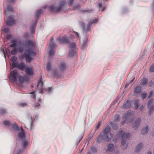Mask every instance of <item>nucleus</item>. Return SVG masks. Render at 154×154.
<instances>
[{
  "label": "nucleus",
  "mask_w": 154,
  "mask_h": 154,
  "mask_svg": "<svg viewBox=\"0 0 154 154\" xmlns=\"http://www.w3.org/2000/svg\"><path fill=\"white\" fill-rule=\"evenodd\" d=\"M110 131V128L109 126H106L103 129L102 132L100 133L96 140V143H100L103 141L109 142L113 136V134H108Z\"/></svg>",
  "instance_id": "obj_1"
},
{
  "label": "nucleus",
  "mask_w": 154,
  "mask_h": 154,
  "mask_svg": "<svg viewBox=\"0 0 154 154\" xmlns=\"http://www.w3.org/2000/svg\"><path fill=\"white\" fill-rule=\"evenodd\" d=\"M35 55L36 53L32 48H30L25 50V52L21 55L22 58H24L26 62H30L33 59L31 55Z\"/></svg>",
  "instance_id": "obj_2"
},
{
  "label": "nucleus",
  "mask_w": 154,
  "mask_h": 154,
  "mask_svg": "<svg viewBox=\"0 0 154 154\" xmlns=\"http://www.w3.org/2000/svg\"><path fill=\"white\" fill-rule=\"evenodd\" d=\"M65 5V1H61L59 3L58 5L56 7L54 5H51L49 7V8L52 12H59L63 11L66 9V8Z\"/></svg>",
  "instance_id": "obj_3"
},
{
  "label": "nucleus",
  "mask_w": 154,
  "mask_h": 154,
  "mask_svg": "<svg viewBox=\"0 0 154 154\" xmlns=\"http://www.w3.org/2000/svg\"><path fill=\"white\" fill-rule=\"evenodd\" d=\"M117 139L122 140L121 144L124 146L126 140L130 137V134L129 133H124L122 130L120 131L116 135Z\"/></svg>",
  "instance_id": "obj_4"
},
{
  "label": "nucleus",
  "mask_w": 154,
  "mask_h": 154,
  "mask_svg": "<svg viewBox=\"0 0 154 154\" xmlns=\"http://www.w3.org/2000/svg\"><path fill=\"white\" fill-rule=\"evenodd\" d=\"M133 113L131 112L128 111L125 112L123 115L122 118L123 121L122 122V124H124L126 121H130L133 119Z\"/></svg>",
  "instance_id": "obj_5"
},
{
  "label": "nucleus",
  "mask_w": 154,
  "mask_h": 154,
  "mask_svg": "<svg viewBox=\"0 0 154 154\" xmlns=\"http://www.w3.org/2000/svg\"><path fill=\"white\" fill-rule=\"evenodd\" d=\"M19 74L18 72L16 69L13 70L12 72L11 73V75L10 79L13 82H15L17 81V78Z\"/></svg>",
  "instance_id": "obj_6"
},
{
  "label": "nucleus",
  "mask_w": 154,
  "mask_h": 154,
  "mask_svg": "<svg viewBox=\"0 0 154 154\" xmlns=\"http://www.w3.org/2000/svg\"><path fill=\"white\" fill-rule=\"evenodd\" d=\"M21 45L23 46H25L26 48H34L35 47V45L32 41L30 40H28L26 41L24 43H22Z\"/></svg>",
  "instance_id": "obj_7"
},
{
  "label": "nucleus",
  "mask_w": 154,
  "mask_h": 154,
  "mask_svg": "<svg viewBox=\"0 0 154 154\" xmlns=\"http://www.w3.org/2000/svg\"><path fill=\"white\" fill-rule=\"evenodd\" d=\"M17 68L21 70H23L26 69V66L23 63L21 62L19 64L17 63L16 66H14L13 68Z\"/></svg>",
  "instance_id": "obj_8"
},
{
  "label": "nucleus",
  "mask_w": 154,
  "mask_h": 154,
  "mask_svg": "<svg viewBox=\"0 0 154 154\" xmlns=\"http://www.w3.org/2000/svg\"><path fill=\"white\" fill-rule=\"evenodd\" d=\"M57 40L60 44L62 43H69V41L66 37H60L58 38Z\"/></svg>",
  "instance_id": "obj_9"
},
{
  "label": "nucleus",
  "mask_w": 154,
  "mask_h": 154,
  "mask_svg": "<svg viewBox=\"0 0 154 154\" xmlns=\"http://www.w3.org/2000/svg\"><path fill=\"white\" fill-rule=\"evenodd\" d=\"M140 121V118H137L135 120L132 124L133 127L134 128V129H136L138 128Z\"/></svg>",
  "instance_id": "obj_10"
},
{
  "label": "nucleus",
  "mask_w": 154,
  "mask_h": 154,
  "mask_svg": "<svg viewBox=\"0 0 154 154\" xmlns=\"http://www.w3.org/2000/svg\"><path fill=\"white\" fill-rule=\"evenodd\" d=\"M26 74L29 75H31L33 74L34 71L31 67H27L25 69Z\"/></svg>",
  "instance_id": "obj_11"
},
{
  "label": "nucleus",
  "mask_w": 154,
  "mask_h": 154,
  "mask_svg": "<svg viewBox=\"0 0 154 154\" xmlns=\"http://www.w3.org/2000/svg\"><path fill=\"white\" fill-rule=\"evenodd\" d=\"M59 69L61 72H63V71L66 68V64L64 62H61L59 65Z\"/></svg>",
  "instance_id": "obj_12"
},
{
  "label": "nucleus",
  "mask_w": 154,
  "mask_h": 154,
  "mask_svg": "<svg viewBox=\"0 0 154 154\" xmlns=\"http://www.w3.org/2000/svg\"><path fill=\"white\" fill-rule=\"evenodd\" d=\"M17 135L21 140H25L26 139L24 131H22L17 134Z\"/></svg>",
  "instance_id": "obj_13"
},
{
  "label": "nucleus",
  "mask_w": 154,
  "mask_h": 154,
  "mask_svg": "<svg viewBox=\"0 0 154 154\" xmlns=\"http://www.w3.org/2000/svg\"><path fill=\"white\" fill-rule=\"evenodd\" d=\"M149 128V126L147 125H145L142 128L141 133L142 134H145L147 133Z\"/></svg>",
  "instance_id": "obj_14"
},
{
  "label": "nucleus",
  "mask_w": 154,
  "mask_h": 154,
  "mask_svg": "<svg viewBox=\"0 0 154 154\" xmlns=\"http://www.w3.org/2000/svg\"><path fill=\"white\" fill-rule=\"evenodd\" d=\"M131 106V104L130 101L127 100L126 102L124 103L122 106V108L124 109L128 108Z\"/></svg>",
  "instance_id": "obj_15"
},
{
  "label": "nucleus",
  "mask_w": 154,
  "mask_h": 154,
  "mask_svg": "<svg viewBox=\"0 0 154 154\" xmlns=\"http://www.w3.org/2000/svg\"><path fill=\"white\" fill-rule=\"evenodd\" d=\"M11 44L10 47L13 48H16L17 47V42L16 40H13L11 41Z\"/></svg>",
  "instance_id": "obj_16"
},
{
  "label": "nucleus",
  "mask_w": 154,
  "mask_h": 154,
  "mask_svg": "<svg viewBox=\"0 0 154 154\" xmlns=\"http://www.w3.org/2000/svg\"><path fill=\"white\" fill-rule=\"evenodd\" d=\"M19 80L20 83H23L25 81L27 82L28 80V79L27 77H24L20 75L19 76Z\"/></svg>",
  "instance_id": "obj_17"
},
{
  "label": "nucleus",
  "mask_w": 154,
  "mask_h": 154,
  "mask_svg": "<svg viewBox=\"0 0 154 154\" xmlns=\"http://www.w3.org/2000/svg\"><path fill=\"white\" fill-rule=\"evenodd\" d=\"M14 23L13 18L11 17H8V20L6 21V24L8 26L11 25Z\"/></svg>",
  "instance_id": "obj_18"
},
{
  "label": "nucleus",
  "mask_w": 154,
  "mask_h": 154,
  "mask_svg": "<svg viewBox=\"0 0 154 154\" xmlns=\"http://www.w3.org/2000/svg\"><path fill=\"white\" fill-rule=\"evenodd\" d=\"M143 146V144L142 143H141L137 145L134 150L135 152H137L140 151L142 148Z\"/></svg>",
  "instance_id": "obj_19"
},
{
  "label": "nucleus",
  "mask_w": 154,
  "mask_h": 154,
  "mask_svg": "<svg viewBox=\"0 0 154 154\" xmlns=\"http://www.w3.org/2000/svg\"><path fill=\"white\" fill-rule=\"evenodd\" d=\"M53 72L54 76L60 77L61 76L62 72L61 71L60 72L57 70H54Z\"/></svg>",
  "instance_id": "obj_20"
},
{
  "label": "nucleus",
  "mask_w": 154,
  "mask_h": 154,
  "mask_svg": "<svg viewBox=\"0 0 154 154\" xmlns=\"http://www.w3.org/2000/svg\"><path fill=\"white\" fill-rule=\"evenodd\" d=\"M12 61L13 62L12 63V66L13 68L14 66H16L17 63V58L15 56H13L11 58Z\"/></svg>",
  "instance_id": "obj_21"
},
{
  "label": "nucleus",
  "mask_w": 154,
  "mask_h": 154,
  "mask_svg": "<svg viewBox=\"0 0 154 154\" xmlns=\"http://www.w3.org/2000/svg\"><path fill=\"white\" fill-rule=\"evenodd\" d=\"M88 42V38L85 37L83 42L81 44L83 49H84L87 45Z\"/></svg>",
  "instance_id": "obj_22"
},
{
  "label": "nucleus",
  "mask_w": 154,
  "mask_h": 154,
  "mask_svg": "<svg viewBox=\"0 0 154 154\" xmlns=\"http://www.w3.org/2000/svg\"><path fill=\"white\" fill-rule=\"evenodd\" d=\"M76 52L74 49L70 50L69 51L68 56L69 57H72L76 54Z\"/></svg>",
  "instance_id": "obj_23"
},
{
  "label": "nucleus",
  "mask_w": 154,
  "mask_h": 154,
  "mask_svg": "<svg viewBox=\"0 0 154 154\" xmlns=\"http://www.w3.org/2000/svg\"><path fill=\"white\" fill-rule=\"evenodd\" d=\"M43 11V10L42 9H40L38 10V11L37 12L35 16V17L37 20L38 19L39 17L40 16L42 13Z\"/></svg>",
  "instance_id": "obj_24"
},
{
  "label": "nucleus",
  "mask_w": 154,
  "mask_h": 154,
  "mask_svg": "<svg viewBox=\"0 0 154 154\" xmlns=\"http://www.w3.org/2000/svg\"><path fill=\"white\" fill-rule=\"evenodd\" d=\"M11 125L12 126L13 129L14 131H19V128L16 124H12Z\"/></svg>",
  "instance_id": "obj_25"
},
{
  "label": "nucleus",
  "mask_w": 154,
  "mask_h": 154,
  "mask_svg": "<svg viewBox=\"0 0 154 154\" xmlns=\"http://www.w3.org/2000/svg\"><path fill=\"white\" fill-rule=\"evenodd\" d=\"M141 91V88L139 86H137L134 90V92L135 94H139Z\"/></svg>",
  "instance_id": "obj_26"
},
{
  "label": "nucleus",
  "mask_w": 154,
  "mask_h": 154,
  "mask_svg": "<svg viewBox=\"0 0 154 154\" xmlns=\"http://www.w3.org/2000/svg\"><path fill=\"white\" fill-rule=\"evenodd\" d=\"M114 145L112 143H109L107 146V150L109 151H112L113 150V147Z\"/></svg>",
  "instance_id": "obj_27"
},
{
  "label": "nucleus",
  "mask_w": 154,
  "mask_h": 154,
  "mask_svg": "<svg viewBox=\"0 0 154 154\" xmlns=\"http://www.w3.org/2000/svg\"><path fill=\"white\" fill-rule=\"evenodd\" d=\"M22 140L21 142L22 146L24 148H25L28 144V142L27 141L25 140Z\"/></svg>",
  "instance_id": "obj_28"
},
{
  "label": "nucleus",
  "mask_w": 154,
  "mask_h": 154,
  "mask_svg": "<svg viewBox=\"0 0 154 154\" xmlns=\"http://www.w3.org/2000/svg\"><path fill=\"white\" fill-rule=\"evenodd\" d=\"M148 82V80L147 79L143 78L141 81V84H142L143 85H147Z\"/></svg>",
  "instance_id": "obj_29"
},
{
  "label": "nucleus",
  "mask_w": 154,
  "mask_h": 154,
  "mask_svg": "<svg viewBox=\"0 0 154 154\" xmlns=\"http://www.w3.org/2000/svg\"><path fill=\"white\" fill-rule=\"evenodd\" d=\"M110 125L113 129L116 130L117 129V126L115 123L112 122H110Z\"/></svg>",
  "instance_id": "obj_30"
},
{
  "label": "nucleus",
  "mask_w": 154,
  "mask_h": 154,
  "mask_svg": "<svg viewBox=\"0 0 154 154\" xmlns=\"http://www.w3.org/2000/svg\"><path fill=\"white\" fill-rule=\"evenodd\" d=\"M150 107L149 110V116L152 114L154 110V105H152L149 107Z\"/></svg>",
  "instance_id": "obj_31"
},
{
  "label": "nucleus",
  "mask_w": 154,
  "mask_h": 154,
  "mask_svg": "<svg viewBox=\"0 0 154 154\" xmlns=\"http://www.w3.org/2000/svg\"><path fill=\"white\" fill-rule=\"evenodd\" d=\"M18 49L16 48H14V49L11 51V53L12 55H15L17 52Z\"/></svg>",
  "instance_id": "obj_32"
},
{
  "label": "nucleus",
  "mask_w": 154,
  "mask_h": 154,
  "mask_svg": "<svg viewBox=\"0 0 154 154\" xmlns=\"http://www.w3.org/2000/svg\"><path fill=\"white\" fill-rule=\"evenodd\" d=\"M84 134H81L79 136L78 140L76 141V143L77 144H78L80 143V141L83 137Z\"/></svg>",
  "instance_id": "obj_33"
},
{
  "label": "nucleus",
  "mask_w": 154,
  "mask_h": 154,
  "mask_svg": "<svg viewBox=\"0 0 154 154\" xmlns=\"http://www.w3.org/2000/svg\"><path fill=\"white\" fill-rule=\"evenodd\" d=\"M43 84V82H42V81L40 79L39 81L38 84L37 86V88H36V89H37V88H42Z\"/></svg>",
  "instance_id": "obj_34"
},
{
  "label": "nucleus",
  "mask_w": 154,
  "mask_h": 154,
  "mask_svg": "<svg viewBox=\"0 0 154 154\" xmlns=\"http://www.w3.org/2000/svg\"><path fill=\"white\" fill-rule=\"evenodd\" d=\"M3 53L4 54L5 57V58L6 57V55H8V52H10V50L8 48L6 50L5 52L4 51V50L3 49Z\"/></svg>",
  "instance_id": "obj_35"
},
{
  "label": "nucleus",
  "mask_w": 154,
  "mask_h": 154,
  "mask_svg": "<svg viewBox=\"0 0 154 154\" xmlns=\"http://www.w3.org/2000/svg\"><path fill=\"white\" fill-rule=\"evenodd\" d=\"M35 26L34 25H32L30 28V30L32 34H33L35 32Z\"/></svg>",
  "instance_id": "obj_36"
},
{
  "label": "nucleus",
  "mask_w": 154,
  "mask_h": 154,
  "mask_svg": "<svg viewBox=\"0 0 154 154\" xmlns=\"http://www.w3.org/2000/svg\"><path fill=\"white\" fill-rule=\"evenodd\" d=\"M50 46L51 48L50 49H54V48L56 47V45L54 42H51L50 44Z\"/></svg>",
  "instance_id": "obj_37"
},
{
  "label": "nucleus",
  "mask_w": 154,
  "mask_h": 154,
  "mask_svg": "<svg viewBox=\"0 0 154 154\" xmlns=\"http://www.w3.org/2000/svg\"><path fill=\"white\" fill-rule=\"evenodd\" d=\"M92 24H91V22H90L87 24V25L86 27V35L87 34V31L89 30L90 27V26Z\"/></svg>",
  "instance_id": "obj_38"
},
{
  "label": "nucleus",
  "mask_w": 154,
  "mask_h": 154,
  "mask_svg": "<svg viewBox=\"0 0 154 154\" xmlns=\"http://www.w3.org/2000/svg\"><path fill=\"white\" fill-rule=\"evenodd\" d=\"M92 24H91V22H90L87 24V25L86 27V35L87 34V31L89 30L90 27V26Z\"/></svg>",
  "instance_id": "obj_39"
},
{
  "label": "nucleus",
  "mask_w": 154,
  "mask_h": 154,
  "mask_svg": "<svg viewBox=\"0 0 154 154\" xmlns=\"http://www.w3.org/2000/svg\"><path fill=\"white\" fill-rule=\"evenodd\" d=\"M153 99H150L148 101L147 104V106L148 108L150 106V105L152 104L153 102Z\"/></svg>",
  "instance_id": "obj_40"
},
{
  "label": "nucleus",
  "mask_w": 154,
  "mask_h": 154,
  "mask_svg": "<svg viewBox=\"0 0 154 154\" xmlns=\"http://www.w3.org/2000/svg\"><path fill=\"white\" fill-rule=\"evenodd\" d=\"M91 11L89 10L88 8H86L85 10H81V12L85 14L86 13H90Z\"/></svg>",
  "instance_id": "obj_41"
},
{
  "label": "nucleus",
  "mask_w": 154,
  "mask_h": 154,
  "mask_svg": "<svg viewBox=\"0 0 154 154\" xmlns=\"http://www.w3.org/2000/svg\"><path fill=\"white\" fill-rule=\"evenodd\" d=\"M69 45L71 48H75V42H71L69 43Z\"/></svg>",
  "instance_id": "obj_42"
},
{
  "label": "nucleus",
  "mask_w": 154,
  "mask_h": 154,
  "mask_svg": "<svg viewBox=\"0 0 154 154\" xmlns=\"http://www.w3.org/2000/svg\"><path fill=\"white\" fill-rule=\"evenodd\" d=\"M3 125L5 126H8L10 124V122L9 121L5 120L3 123Z\"/></svg>",
  "instance_id": "obj_43"
},
{
  "label": "nucleus",
  "mask_w": 154,
  "mask_h": 154,
  "mask_svg": "<svg viewBox=\"0 0 154 154\" xmlns=\"http://www.w3.org/2000/svg\"><path fill=\"white\" fill-rule=\"evenodd\" d=\"M91 149L92 153H95L97 151V149L94 146L91 147Z\"/></svg>",
  "instance_id": "obj_44"
},
{
  "label": "nucleus",
  "mask_w": 154,
  "mask_h": 154,
  "mask_svg": "<svg viewBox=\"0 0 154 154\" xmlns=\"http://www.w3.org/2000/svg\"><path fill=\"white\" fill-rule=\"evenodd\" d=\"M17 49L20 53H22L24 50V47H20Z\"/></svg>",
  "instance_id": "obj_45"
},
{
  "label": "nucleus",
  "mask_w": 154,
  "mask_h": 154,
  "mask_svg": "<svg viewBox=\"0 0 154 154\" xmlns=\"http://www.w3.org/2000/svg\"><path fill=\"white\" fill-rule=\"evenodd\" d=\"M134 105L135 106L136 109H137L138 108L139 106L138 102L137 101H135L134 102Z\"/></svg>",
  "instance_id": "obj_46"
},
{
  "label": "nucleus",
  "mask_w": 154,
  "mask_h": 154,
  "mask_svg": "<svg viewBox=\"0 0 154 154\" xmlns=\"http://www.w3.org/2000/svg\"><path fill=\"white\" fill-rule=\"evenodd\" d=\"M54 54V49H50L49 51V57L51 55H52Z\"/></svg>",
  "instance_id": "obj_47"
},
{
  "label": "nucleus",
  "mask_w": 154,
  "mask_h": 154,
  "mask_svg": "<svg viewBox=\"0 0 154 154\" xmlns=\"http://www.w3.org/2000/svg\"><path fill=\"white\" fill-rule=\"evenodd\" d=\"M100 122L98 123L97 125H96V128L95 129V132L96 131L98 130L100 127Z\"/></svg>",
  "instance_id": "obj_48"
},
{
  "label": "nucleus",
  "mask_w": 154,
  "mask_h": 154,
  "mask_svg": "<svg viewBox=\"0 0 154 154\" xmlns=\"http://www.w3.org/2000/svg\"><path fill=\"white\" fill-rule=\"evenodd\" d=\"M154 91H151L149 94L148 96V98H150L154 96Z\"/></svg>",
  "instance_id": "obj_49"
},
{
  "label": "nucleus",
  "mask_w": 154,
  "mask_h": 154,
  "mask_svg": "<svg viewBox=\"0 0 154 154\" xmlns=\"http://www.w3.org/2000/svg\"><path fill=\"white\" fill-rule=\"evenodd\" d=\"M51 64L50 62L48 61L47 65V68L48 70H50L51 69Z\"/></svg>",
  "instance_id": "obj_50"
},
{
  "label": "nucleus",
  "mask_w": 154,
  "mask_h": 154,
  "mask_svg": "<svg viewBox=\"0 0 154 154\" xmlns=\"http://www.w3.org/2000/svg\"><path fill=\"white\" fill-rule=\"evenodd\" d=\"M39 93L41 94H43L44 92L45 91L47 92V90L44 91V89L42 88H39Z\"/></svg>",
  "instance_id": "obj_51"
},
{
  "label": "nucleus",
  "mask_w": 154,
  "mask_h": 154,
  "mask_svg": "<svg viewBox=\"0 0 154 154\" xmlns=\"http://www.w3.org/2000/svg\"><path fill=\"white\" fill-rule=\"evenodd\" d=\"M147 94L146 93L142 94L141 95V97L142 99H144L146 97Z\"/></svg>",
  "instance_id": "obj_52"
},
{
  "label": "nucleus",
  "mask_w": 154,
  "mask_h": 154,
  "mask_svg": "<svg viewBox=\"0 0 154 154\" xmlns=\"http://www.w3.org/2000/svg\"><path fill=\"white\" fill-rule=\"evenodd\" d=\"M74 0H69L68 4L70 6L72 5V4L73 3Z\"/></svg>",
  "instance_id": "obj_53"
},
{
  "label": "nucleus",
  "mask_w": 154,
  "mask_h": 154,
  "mask_svg": "<svg viewBox=\"0 0 154 154\" xmlns=\"http://www.w3.org/2000/svg\"><path fill=\"white\" fill-rule=\"evenodd\" d=\"M73 8L75 9H80V5L79 4L74 5Z\"/></svg>",
  "instance_id": "obj_54"
},
{
  "label": "nucleus",
  "mask_w": 154,
  "mask_h": 154,
  "mask_svg": "<svg viewBox=\"0 0 154 154\" xmlns=\"http://www.w3.org/2000/svg\"><path fill=\"white\" fill-rule=\"evenodd\" d=\"M5 109H1L0 111V113L2 114H4L5 113H7Z\"/></svg>",
  "instance_id": "obj_55"
},
{
  "label": "nucleus",
  "mask_w": 154,
  "mask_h": 154,
  "mask_svg": "<svg viewBox=\"0 0 154 154\" xmlns=\"http://www.w3.org/2000/svg\"><path fill=\"white\" fill-rule=\"evenodd\" d=\"M23 152V151L22 150L20 149L17 150L16 151V154H21Z\"/></svg>",
  "instance_id": "obj_56"
},
{
  "label": "nucleus",
  "mask_w": 154,
  "mask_h": 154,
  "mask_svg": "<svg viewBox=\"0 0 154 154\" xmlns=\"http://www.w3.org/2000/svg\"><path fill=\"white\" fill-rule=\"evenodd\" d=\"M7 9L8 11H13V9L11 6L10 5L8 6L7 7Z\"/></svg>",
  "instance_id": "obj_57"
},
{
  "label": "nucleus",
  "mask_w": 154,
  "mask_h": 154,
  "mask_svg": "<svg viewBox=\"0 0 154 154\" xmlns=\"http://www.w3.org/2000/svg\"><path fill=\"white\" fill-rule=\"evenodd\" d=\"M27 104L25 103H20L19 104V105L20 106H21L22 107H24L26 106Z\"/></svg>",
  "instance_id": "obj_58"
},
{
  "label": "nucleus",
  "mask_w": 154,
  "mask_h": 154,
  "mask_svg": "<svg viewBox=\"0 0 154 154\" xmlns=\"http://www.w3.org/2000/svg\"><path fill=\"white\" fill-rule=\"evenodd\" d=\"M150 70L151 72H154V65L152 66L150 68Z\"/></svg>",
  "instance_id": "obj_59"
},
{
  "label": "nucleus",
  "mask_w": 154,
  "mask_h": 154,
  "mask_svg": "<svg viewBox=\"0 0 154 154\" xmlns=\"http://www.w3.org/2000/svg\"><path fill=\"white\" fill-rule=\"evenodd\" d=\"M40 105V104L37 102H35L34 103V106L35 108L38 107Z\"/></svg>",
  "instance_id": "obj_60"
},
{
  "label": "nucleus",
  "mask_w": 154,
  "mask_h": 154,
  "mask_svg": "<svg viewBox=\"0 0 154 154\" xmlns=\"http://www.w3.org/2000/svg\"><path fill=\"white\" fill-rule=\"evenodd\" d=\"M97 19H94L92 22H91V24H93L94 23H97Z\"/></svg>",
  "instance_id": "obj_61"
},
{
  "label": "nucleus",
  "mask_w": 154,
  "mask_h": 154,
  "mask_svg": "<svg viewBox=\"0 0 154 154\" xmlns=\"http://www.w3.org/2000/svg\"><path fill=\"white\" fill-rule=\"evenodd\" d=\"M119 118V116L118 115H116L114 117V120L115 121H117Z\"/></svg>",
  "instance_id": "obj_62"
},
{
  "label": "nucleus",
  "mask_w": 154,
  "mask_h": 154,
  "mask_svg": "<svg viewBox=\"0 0 154 154\" xmlns=\"http://www.w3.org/2000/svg\"><path fill=\"white\" fill-rule=\"evenodd\" d=\"M3 31L5 32L8 33L9 32V29L7 28H5L4 29Z\"/></svg>",
  "instance_id": "obj_63"
},
{
  "label": "nucleus",
  "mask_w": 154,
  "mask_h": 154,
  "mask_svg": "<svg viewBox=\"0 0 154 154\" xmlns=\"http://www.w3.org/2000/svg\"><path fill=\"white\" fill-rule=\"evenodd\" d=\"M11 37V35L9 34H8L6 37V39L8 40Z\"/></svg>",
  "instance_id": "obj_64"
}]
</instances>
